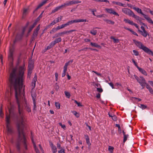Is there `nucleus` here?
<instances>
[{
    "instance_id": "1",
    "label": "nucleus",
    "mask_w": 153,
    "mask_h": 153,
    "mask_svg": "<svg viewBox=\"0 0 153 153\" xmlns=\"http://www.w3.org/2000/svg\"><path fill=\"white\" fill-rule=\"evenodd\" d=\"M15 90V96L16 99V101L18 105V113H16L14 111V107L13 105H11L9 108L10 115H6V126L7 133L8 134H11L14 133L13 128L10 125V117H11L15 122L17 128L19 130V128L22 126H24V114L22 110L21 109L20 103L18 97V95L20 94L22 92V89L24 90L25 87H14Z\"/></svg>"
},
{
    "instance_id": "2",
    "label": "nucleus",
    "mask_w": 153,
    "mask_h": 153,
    "mask_svg": "<svg viewBox=\"0 0 153 153\" xmlns=\"http://www.w3.org/2000/svg\"><path fill=\"white\" fill-rule=\"evenodd\" d=\"M26 68L24 65L13 68L10 73L9 82L12 86H22Z\"/></svg>"
},
{
    "instance_id": "3",
    "label": "nucleus",
    "mask_w": 153,
    "mask_h": 153,
    "mask_svg": "<svg viewBox=\"0 0 153 153\" xmlns=\"http://www.w3.org/2000/svg\"><path fill=\"white\" fill-rule=\"evenodd\" d=\"M24 126L20 127L19 130H17L18 133V140L22 141L26 150L27 149V141L24 132Z\"/></svg>"
},
{
    "instance_id": "4",
    "label": "nucleus",
    "mask_w": 153,
    "mask_h": 153,
    "mask_svg": "<svg viewBox=\"0 0 153 153\" xmlns=\"http://www.w3.org/2000/svg\"><path fill=\"white\" fill-rule=\"evenodd\" d=\"M24 126L20 127L19 130H17L18 133V140L22 141L26 150L27 149V141L24 132Z\"/></svg>"
},
{
    "instance_id": "5",
    "label": "nucleus",
    "mask_w": 153,
    "mask_h": 153,
    "mask_svg": "<svg viewBox=\"0 0 153 153\" xmlns=\"http://www.w3.org/2000/svg\"><path fill=\"white\" fill-rule=\"evenodd\" d=\"M133 41L136 45L140 49H142L148 54L153 56V51L148 48L144 46L142 42L135 39H133Z\"/></svg>"
},
{
    "instance_id": "6",
    "label": "nucleus",
    "mask_w": 153,
    "mask_h": 153,
    "mask_svg": "<svg viewBox=\"0 0 153 153\" xmlns=\"http://www.w3.org/2000/svg\"><path fill=\"white\" fill-rule=\"evenodd\" d=\"M133 9L137 11L138 13H140L149 22L150 20L151 19L150 17H149L148 16L144 14L142 11L141 9L138 8L136 7H134Z\"/></svg>"
},
{
    "instance_id": "7",
    "label": "nucleus",
    "mask_w": 153,
    "mask_h": 153,
    "mask_svg": "<svg viewBox=\"0 0 153 153\" xmlns=\"http://www.w3.org/2000/svg\"><path fill=\"white\" fill-rule=\"evenodd\" d=\"M86 19H75L74 20H72L69 21L66 23V26H69L73 24L74 23L79 22H86Z\"/></svg>"
},
{
    "instance_id": "8",
    "label": "nucleus",
    "mask_w": 153,
    "mask_h": 153,
    "mask_svg": "<svg viewBox=\"0 0 153 153\" xmlns=\"http://www.w3.org/2000/svg\"><path fill=\"white\" fill-rule=\"evenodd\" d=\"M81 2V1H80L73 0L70 1L66 2L65 3L63 4V6H64V7H65L66 6H69L71 5L79 3Z\"/></svg>"
},
{
    "instance_id": "9",
    "label": "nucleus",
    "mask_w": 153,
    "mask_h": 153,
    "mask_svg": "<svg viewBox=\"0 0 153 153\" xmlns=\"http://www.w3.org/2000/svg\"><path fill=\"white\" fill-rule=\"evenodd\" d=\"M141 29L143 31L140 30H138V31L140 33V34L144 37H146L147 35H149V33L147 32L145 30L144 27L143 26H141L140 27Z\"/></svg>"
},
{
    "instance_id": "10",
    "label": "nucleus",
    "mask_w": 153,
    "mask_h": 153,
    "mask_svg": "<svg viewBox=\"0 0 153 153\" xmlns=\"http://www.w3.org/2000/svg\"><path fill=\"white\" fill-rule=\"evenodd\" d=\"M141 86H149L146 83L145 79L143 77H140V78L137 81Z\"/></svg>"
},
{
    "instance_id": "11",
    "label": "nucleus",
    "mask_w": 153,
    "mask_h": 153,
    "mask_svg": "<svg viewBox=\"0 0 153 153\" xmlns=\"http://www.w3.org/2000/svg\"><path fill=\"white\" fill-rule=\"evenodd\" d=\"M122 11L124 13L130 16L133 14V12L128 8H123L122 9Z\"/></svg>"
},
{
    "instance_id": "12",
    "label": "nucleus",
    "mask_w": 153,
    "mask_h": 153,
    "mask_svg": "<svg viewBox=\"0 0 153 153\" xmlns=\"http://www.w3.org/2000/svg\"><path fill=\"white\" fill-rule=\"evenodd\" d=\"M35 87H33L30 93L32 97L33 101H36V94L35 91L34 89V88Z\"/></svg>"
},
{
    "instance_id": "13",
    "label": "nucleus",
    "mask_w": 153,
    "mask_h": 153,
    "mask_svg": "<svg viewBox=\"0 0 153 153\" xmlns=\"http://www.w3.org/2000/svg\"><path fill=\"white\" fill-rule=\"evenodd\" d=\"M62 41V39L59 37L57 38L55 40L51 42V45L54 46L57 43H59Z\"/></svg>"
},
{
    "instance_id": "14",
    "label": "nucleus",
    "mask_w": 153,
    "mask_h": 153,
    "mask_svg": "<svg viewBox=\"0 0 153 153\" xmlns=\"http://www.w3.org/2000/svg\"><path fill=\"white\" fill-rule=\"evenodd\" d=\"M106 10L107 11V12L111 14H113L117 16H119V15L114 10L112 9H106Z\"/></svg>"
},
{
    "instance_id": "15",
    "label": "nucleus",
    "mask_w": 153,
    "mask_h": 153,
    "mask_svg": "<svg viewBox=\"0 0 153 153\" xmlns=\"http://www.w3.org/2000/svg\"><path fill=\"white\" fill-rule=\"evenodd\" d=\"M21 141H20L18 140V138L17 141L16 143V147L17 149V151L19 152H20L21 149H20V142Z\"/></svg>"
},
{
    "instance_id": "16",
    "label": "nucleus",
    "mask_w": 153,
    "mask_h": 153,
    "mask_svg": "<svg viewBox=\"0 0 153 153\" xmlns=\"http://www.w3.org/2000/svg\"><path fill=\"white\" fill-rule=\"evenodd\" d=\"M47 0H45L43 1H42L41 3L39 4L38 5V6L34 10L33 12H34L35 11H36L39 8H40V7H41L42 6L45 4H46L47 3Z\"/></svg>"
},
{
    "instance_id": "17",
    "label": "nucleus",
    "mask_w": 153,
    "mask_h": 153,
    "mask_svg": "<svg viewBox=\"0 0 153 153\" xmlns=\"http://www.w3.org/2000/svg\"><path fill=\"white\" fill-rule=\"evenodd\" d=\"M50 146L51 148V150L53 153H56L57 151V149L56 146L53 145L52 143H51L50 144Z\"/></svg>"
},
{
    "instance_id": "18",
    "label": "nucleus",
    "mask_w": 153,
    "mask_h": 153,
    "mask_svg": "<svg viewBox=\"0 0 153 153\" xmlns=\"http://www.w3.org/2000/svg\"><path fill=\"white\" fill-rule=\"evenodd\" d=\"M25 30L24 29L22 34H17L16 37V41L20 40L22 38L23 35L24 34Z\"/></svg>"
},
{
    "instance_id": "19",
    "label": "nucleus",
    "mask_w": 153,
    "mask_h": 153,
    "mask_svg": "<svg viewBox=\"0 0 153 153\" xmlns=\"http://www.w3.org/2000/svg\"><path fill=\"white\" fill-rule=\"evenodd\" d=\"M65 34L64 31L62 32L58 33L55 34V36H53V38H54L59 36H63Z\"/></svg>"
},
{
    "instance_id": "20",
    "label": "nucleus",
    "mask_w": 153,
    "mask_h": 153,
    "mask_svg": "<svg viewBox=\"0 0 153 153\" xmlns=\"http://www.w3.org/2000/svg\"><path fill=\"white\" fill-rule=\"evenodd\" d=\"M85 137L86 141L87 144L89 146H90L91 143L90 142V139L88 136L87 135H85Z\"/></svg>"
},
{
    "instance_id": "21",
    "label": "nucleus",
    "mask_w": 153,
    "mask_h": 153,
    "mask_svg": "<svg viewBox=\"0 0 153 153\" xmlns=\"http://www.w3.org/2000/svg\"><path fill=\"white\" fill-rule=\"evenodd\" d=\"M137 69H138L140 72L141 73H142V74L144 75L147 76V73H146V71L143 69L141 68H140L139 67H138V68Z\"/></svg>"
},
{
    "instance_id": "22",
    "label": "nucleus",
    "mask_w": 153,
    "mask_h": 153,
    "mask_svg": "<svg viewBox=\"0 0 153 153\" xmlns=\"http://www.w3.org/2000/svg\"><path fill=\"white\" fill-rule=\"evenodd\" d=\"M33 62L31 61H29L28 65V69H33Z\"/></svg>"
},
{
    "instance_id": "23",
    "label": "nucleus",
    "mask_w": 153,
    "mask_h": 153,
    "mask_svg": "<svg viewBox=\"0 0 153 153\" xmlns=\"http://www.w3.org/2000/svg\"><path fill=\"white\" fill-rule=\"evenodd\" d=\"M96 28H94L92 30H91L90 31V33L93 35H95L97 33V31L96 29Z\"/></svg>"
},
{
    "instance_id": "24",
    "label": "nucleus",
    "mask_w": 153,
    "mask_h": 153,
    "mask_svg": "<svg viewBox=\"0 0 153 153\" xmlns=\"http://www.w3.org/2000/svg\"><path fill=\"white\" fill-rule=\"evenodd\" d=\"M124 28L125 29L130 31L133 34L137 36H138V35L135 32L132 30L131 29L126 27H124Z\"/></svg>"
},
{
    "instance_id": "25",
    "label": "nucleus",
    "mask_w": 153,
    "mask_h": 153,
    "mask_svg": "<svg viewBox=\"0 0 153 153\" xmlns=\"http://www.w3.org/2000/svg\"><path fill=\"white\" fill-rule=\"evenodd\" d=\"M131 16L134 17L136 20H139L140 21H141L142 20V19L140 17L136 15H135L133 12V14Z\"/></svg>"
},
{
    "instance_id": "26",
    "label": "nucleus",
    "mask_w": 153,
    "mask_h": 153,
    "mask_svg": "<svg viewBox=\"0 0 153 153\" xmlns=\"http://www.w3.org/2000/svg\"><path fill=\"white\" fill-rule=\"evenodd\" d=\"M37 81V76L35 75L33 78V80L32 83V86H35L36 82Z\"/></svg>"
},
{
    "instance_id": "27",
    "label": "nucleus",
    "mask_w": 153,
    "mask_h": 153,
    "mask_svg": "<svg viewBox=\"0 0 153 153\" xmlns=\"http://www.w3.org/2000/svg\"><path fill=\"white\" fill-rule=\"evenodd\" d=\"M13 51L12 49H10V51L9 53L8 56V57L9 59H13Z\"/></svg>"
},
{
    "instance_id": "28",
    "label": "nucleus",
    "mask_w": 153,
    "mask_h": 153,
    "mask_svg": "<svg viewBox=\"0 0 153 153\" xmlns=\"http://www.w3.org/2000/svg\"><path fill=\"white\" fill-rule=\"evenodd\" d=\"M112 3L114 4H116L119 6L124 7V4L120 2L113 1Z\"/></svg>"
},
{
    "instance_id": "29",
    "label": "nucleus",
    "mask_w": 153,
    "mask_h": 153,
    "mask_svg": "<svg viewBox=\"0 0 153 153\" xmlns=\"http://www.w3.org/2000/svg\"><path fill=\"white\" fill-rule=\"evenodd\" d=\"M90 45L92 47H94L97 48L100 47V45L95 43L91 42Z\"/></svg>"
},
{
    "instance_id": "30",
    "label": "nucleus",
    "mask_w": 153,
    "mask_h": 153,
    "mask_svg": "<svg viewBox=\"0 0 153 153\" xmlns=\"http://www.w3.org/2000/svg\"><path fill=\"white\" fill-rule=\"evenodd\" d=\"M28 9H24L23 10V17H24L26 16L28 13Z\"/></svg>"
},
{
    "instance_id": "31",
    "label": "nucleus",
    "mask_w": 153,
    "mask_h": 153,
    "mask_svg": "<svg viewBox=\"0 0 153 153\" xmlns=\"http://www.w3.org/2000/svg\"><path fill=\"white\" fill-rule=\"evenodd\" d=\"M37 23L36 22H34L33 24L30 27L29 30V32H30L35 27Z\"/></svg>"
},
{
    "instance_id": "32",
    "label": "nucleus",
    "mask_w": 153,
    "mask_h": 153,
    "mask_svg": "<svg viewBox=\"0 0 153 153\" xmlns=\"http://www.w3.org/2000/svg\"><path fill=\"white\" fill-rule=\"evenodd\" d=\"M76 31L75 30H65L64 31L65 34H68L73 32L74 31Z\"/></svg>"
},
{
    "instance_id": "33",
    "label": "nucleus",
    "mask_w": 153,
    "mask_h": 153,
    "mask_svg": "<svg viewBox=\"0 0 153 153\" xmlns=\"http://www.w3.org/2000/svg\"><path fill=\"white\" fill-rule=\"evenodd\" d=\"M71 112L77 118L79 117V114L76 111H71Z\"/></svg>"
},
{
    "instance_id": "34",
    "label": "nucleus",
    "mask_w": 153,
    "mask_h": 153,
    "mask_svg": "<svg viewBox=\"0 0 153 153\" xmlns=\"http://www.w3.org/2000/svg\"><path fill=\"white\" fill-rule=\"evenodd\" d=\"M38 32L35 30L34 31L33 35V39H35L36 37L38 35Z\"/></svg>"
},
{
    "instance_id": "35",
    "label": "nucleus",
    "mask_w": 153,
    "mask_h": 153,
    "mask_svg": "<svg viewBox=\"0 0 153 153\" xmlns=\"http://www.w3.org/2000/svg\"><path fill=\"white\" fill-rule=\"evenodd\" d=\"M106 22L107 23L112 25H113L114 24V22L111 20L106 19Z\"/></svg>"
},
{
    "instance_id": "36",
    "label": "nucleus",
    "mask_w": 153,
    "mask_h": 153,
    "mask_svg": "<svg viewBox=\"0 0 153 153\" xmlns=\"http://www.w3.org/2000/svg\"><path fill=\"white\" fill-rule=\"evenodd\" d=\"M139 107L142 108V109H144L146 108L147 107V106L146 105H145L143 104H140V105L139 106Z\"/></svg>"
},
{
    "instance_id": "37",
    "label": "nucleus",
    "mask_w": 153,
    "mask_h": 153,
    "mask_svg": "<svg viewBox=\"0 0 153 153\" xmlns=\"http://www.w3.org/2000/svg\"><path fill=\"white\" fill-rule=\"evenodd\" d=\"M64 93L66 97L67 98H70V96H71V95H70V93H69L68 92H67L66 91H65L64 92Z\"/></svg>"
},
{
    "instance_id": "38",
    "label": "nucleus",
    "mask_w": 153,
    "mask_h": 153,
    "mask_svg": "<svg viewBox=\"0 0 153 153\" xmlns=\"http://www.w3.org/2000/svg\"><path fill=\"white\" fill-rule=\"evenodd\" d=\"M111 39L113 40V41L114 43H118L119 42V40L118 39H115L113 36H111Z\"/></svg>"
},
{
    "instance_id": "39",
    "label": "nucleus",
    "mask_w": 153,
    "mask_h": 153,
    "mask_svg": "<svg viewBox=\"0 0 153 153\" xmlns=\"http://www.w3.org/2000/svg\"><path fill=\"white\" fill-rule=\"evenodd\" d=\"M63 8H64V6H63V4H62L60 6L56 7L55 8L56 9L57 11Z\"/></svg>"
},
{
    "instance_id": "40",
    "label": "nucleus",
    "mask_w": 153,
    "mask_h": 153,
    "mask_svg": "<svg viewBox=\"0 0 153 153\" xmlns=\"http://www.w3.org/2000/svg\"><path fill=\"white\" fill-rule=\"evenodd\" d=\"M63 8H64V6H63V4H62L60 6L56 7L55 8L56 9L57 11Z\"/></svg>"
},
{
    "instance_id": "41",
    "label": "nucleus",
    "mask_w": 153,
    "mask_h": 153,
    "mask_svg": "<svg viewBox=\"0 0 153 153\" xmlns=\"http://www.w3.org/2000/svg\"><path fill=\"white\" fill-rule=\"evenodd\" d=\"M114 149V148L113 146H109L108 150L111 153H112L113 152Z\"/></svg>"
},
{
    "instance_id": "42",
    "label": "nucleus",
    "mask_w": 153,
    "mask_h": 153,
    "mask_svg": "<svg viewBox=\"0 0 153 153\" xmlns=\"http://www.w3.org/2000/svg\"><path fill=\"white\" fill-rule=\"evenodd\" d=\"M31 137H30L31 139V141H32V143L33 144V146H34V147H36V144L35 143V142L34 141L33 138V136H32V132L31 133Z\"/></svg>"
},
{
    "instance_id": "43",
    "label": "nucleus",
    "mask_w": 153,
    "mask_h": 153,
    "mask_svg": "<svg viewBox=\"0 0 153 153\" xmlns=\"http://www.w3.org/2000/svg\"><path fill=\"white\" fill-rule=\"evenodd\" d=\"M57 31L56 28H53L50 31V33L51 34H53L55 33Z\"/></svg>"
},
{
    "instance_id": "44",
    "label": "nucleus",
    "mask_w": 153,
    "mask_h": 153,
    "mask_svg": "<svg viewBox=\"0 0 153 153\" xmlns=\"http://www.w3.org/2000/svg\"><path fill=\"white\" fill-rule=\"evenodd\" d=\"M128 134H126V135H124V137H123V142L124 143H125V142L127 140V139L128 137Z\"/></svg>"
},
{
    "instance_id": "45",
    "label": "nucleus",
    "mask_w": 153,
    "mask_h": 153,
    "mask_svg": "<svg viewBox=\"0 0 153 153\" xmlns=\"http://www.w3.org/2000/svg\"><path fill=\"white\" fill-rule=\"evenodd\" d=\"M147 89H148L150 92L152 94H153V90L151 87H146Z\"/></svg>"
},
{
    "instance_id": "46",
    "label": "nucleus",
    "mask_w": 153,
    "mask_h": 153,
    "mask_svg": "<svg viewBox=\"0 0 153 153\" xmlns=\"http://www.w3.org/2000/svg\"><path fill=\"white\" fill-rule=\"evenodd\" d=\"M55 105L57 108L59 109L60 108V105L59 102H55Z\"/></svg>"
},
{
    "instance_id": "47",
    "label": "nucleus",
    "mask_w": 153,
    "mask_h": 153,
    "mask_svg": "<svg viewBox=\"0 0 153 153\" xmlns=\"http://www.w3.org/2000/svg\"><path fill=\"white\" fill-rule=\"evenodd\" d=\"M36 101H33V110H36Z\"/></svg>"
},
{
    "instance_id": "48",
    "label": "nucleus",
    "mask_w": 153,
    "mask_h": 153,
    "mask_svg": "<svg viewBox=\"0 0 153 153\" xmlns=\"http://www.w3.org/2000/svg\"><path fill=\"white\" fill-rule=\"evenodd\" d=\"M133 52L134 55L135 56H137L139 55V52L138 51L135 50H133Z\"/></svg>"
},
{
    "instance_id": "49",
    "label": "nucleus",
    "mask_w": 153,
    "mask_h": 153,
    "mask_svg": "<svg viewBox=\"0 0 153 153\" xmlns=\"http://www.w3.org/2000/svg\"><path fill=\"white\" fill-rule=\"evenodd\" d=\"M26 110L28 112H30L31 111L30 107L28 105H27L26 106Z\"/></svg>"
},
{
    "instance_id": "50",
    "label": "nucleus",
    "mask_w": 153,
    "mask_h": 153,
    "mask_svg": "<svg viewBox=\"0 0 153 153\" xmlns=\"http://www.w3.org/2000/svg\"><path fill=\"white\" fill-rule=\"evenodd\" d=\"M68 65V64L66 63H65V65L64 67V68H64L63 70L64 71H67V67Z\"/></svg>"
},
{
    "instance_id": "51",
    "label": "nucleus",
    "mask_w": 153,
    "mask_h": 153,
    "mask_svg": "<svg viewBox=\"0 0 153 153\" xmlns=\"http://www.w3.org/2000/svg\"><path fill=\"white\" fill-rule=\"evenodd\" d=\"M59 124L64 129H65L66 126L65 125H62L61 123H59Z\"/></svg>"
},
{
    "instance_id": "52",
    "label": "nucleus",
    "mask_w": 153,
    "mask_h": 153,
    "mask_svg": "<svg viewBox=\"0 0 153 153\" xmlns=\"http://www.w3.org/2000/svg\"><path fill=\"white\" fill-rule=\"evenodd\" d=\"M88 48H87V47L85 48L78 50V52H80L82 51H86L87 49H88Z\"/></svg>"
},
{
    "instance_id": "53",
    "label": "nucleus",
    "mask_w": 153,
    "mask_h": 153,
    "mask_svg": "<svg viewBox=\"0 0 153 153\" xmlns=\"http://www.w3.org/2000/svg\"><path fill=\"white\" fill-rule=\"evenodd\" d=\"M132 60L133 63H134V65L137 68H138V67H139L138 66L137 63L135 61L134 59H132Z\"/></svg>"
},
{
    "instance_id": "54",
    "label": "nucleus",
    "mask_w": 153,
    "mask_h": 153,
    "mask_svg": "<svg viewBox=\"0 0 153 153\" xmlns=\"http://www.w3.org/2000/svg\"><path fill=\"white\" fill-rule=\"evenodd\" d=\"M58 153H65V149H61L58 151Z\"/></svg>"
},
{
    "instance_id": "55",
    "label": "nucleus",
    "mask_w": 153,
    "mask_h": 153,
    "mask_svg": "<svg viewBox=\"0 0 153 153\" xmlns=\"http://www.w3.org/2000/svg\"><path fill=\"white\" fill-rule=\"evenodd\" d=\"M97 91L100 93L102 92L103 91L102 89L101 88H97Z\"/></svg>"
},
{
    "instance_id": "56",
    "label": "nucleus",
    "mask_w": 153,
    "mask_h": 153,
    "mask_svg": "<svg viewBox=\"0 0 153 153\" xmlns=\"http://www.w3.org/2000/svg\"><path fill=\"white\" fill-rule=\"evenodd\" d=\"M111 117L112 120H117V117L115 115H112Z\"/></svg>"
},
{
    "instance_id": "57",
    "label": "nucleus",
    "mask_w": 153,
    "mask_h": 153,
    "mask_svg": "<svg viewBox=\"0 0 153 153\" xmlns=\"http://www.w3.org/2000/svg\"><path fill=\"white\" fill-rule=\"evenodd\" d=\"M62 16H60V17H58L56 18L57 21H56L57 22H58L62 20Z\"/></svg>"
},
{
    "instance_id": "58",
    "label": "nucleus",
    "mask_w": 153,
    "mask_h": 153,
    "mask_svg": "<svg viewBox=\"0 0 153 153\" xmlns=\"http://www.w3.org/2000/svg\"><path fill=\"white\" fill-rule=\"evenodd\" d=\"M57 23L56 21L54 20L50 24V25H53Z\"/></svg>"
},
{
    "instance_id": "59",
    "label": "nucleus",
    "mask_w": 153,
    "mask_h": 153,
    "mask_svg": "<svg viewBox=\"0 0 153 153\" xmlns=\"http://www.w3.org/2000/svg\"><path fill=\"white\" fill-rule=\"evenodd\" d=\"M0 114L1 116H3V114L2 112V106H1L0 107Z\"/></svg>"
},
{
    "instance_id": "60",
    "label": "nucleus",
    "mask_w": 153,
    "mask_h": 153,
    "mask_svg": "<svg viewBox=\"0 0 153 153\" xmlns=\"http://www.w3.org/2000/svg\"><path fill=\"white\" fill-rule=\"evenodd\" d=\"M55 76L56 80V81H57L58 79V73L57 72H56L55 73Z\"/></svg>"
},
{
    "instance_id": "61",
    "label": "nucleus",
    "mask_w": 153,
    "mask_h": 153,
    "mask_svg": "<svg viewBox=\"0 0 153 153\" xmlns=\"http://www.w3.org/2000/svg\"><path fill=\"white\" fill-rule=\"evenodd\" d=\"M54 46L51 45V43L49 44V45L47 47V49H49L53 47Z\"/></svg>"
},
{
    "instance_id": "62",
    "label": "nucleus",
    "mask_w": 153,
    "mask_h": 153,
    "mask_svg": "<svg viewBox=\"0 0 153 153\" xmlns=\"http://www.w3.org/2000/svg\"><path fill=\"white\" fill-rule=\"evenodd\" d=\"M60 27H61L62 29V28H64V27H65L66 26V23L65 24H62V25L61 26H60Z\"/></svg>"
},
{
    "instance_id": "63",
    "label": "nucleus",
    "mask_w": 153,
    "mask_h": 153,
    "mask_svg": "<svg viewBox=\"0 0 153 153\" xmlns=\"http://www.w3.org/2000/svg\"><path fill=\"white\" fill-rule=\"evenodd\" d=\"M134 77L137 80V81H138L139 80L140 77H138L136 75H134Z\"/></svg>"
},
{
    "instance_id": "64",
    "label": "nucleus",
    "mask_w": 153,
    "mask_h": 153,
    "mask_svg": "<svg viewBox=\"0 0 153 153\" xmlns=\"http://www.w3.org/2000/svg\"><path fill=\"white\" fill-rule=\"evenodd\" d=\"M34 147L35 149V150L36 152V153H39V152L38 149V148H37L36 147Z\"/></svg>"
}]
</instances>
